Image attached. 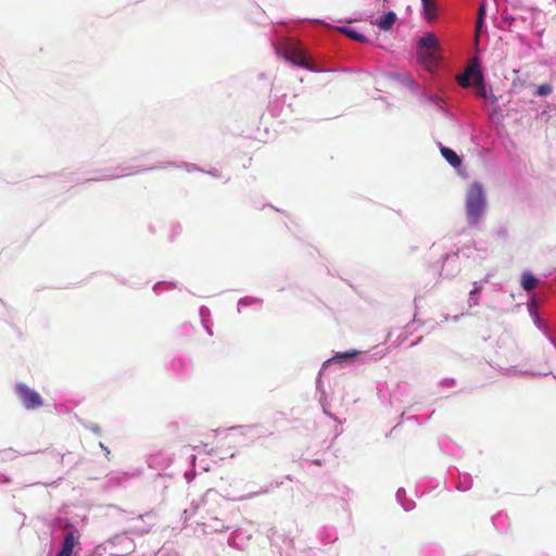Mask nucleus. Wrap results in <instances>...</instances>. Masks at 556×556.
Returning a JSON list of instances; mask_svg holds the SVG:
<instances>
[{
    "label": "nucleus",
    "instance_id": "1",
    "mask_svg": "<svg viewBox=\"0 0 556 556\" xmlns=\"http://www.w3.org/2000/svg\"><path fill=\"white\" fill-rule=\"evenodd\" d=\"M485 207V195L479 184L471 185L466 193V214L470 224H477Z\"/></svg>",
    "mask_w": 556,
    "mask_h": 556
},
{
    "label": "nucleus",
    "instance_id": "2",
    "mask_svg": "<svg viewBox=\"0 0 556 556\" xmlns=\"http://www.w3.org/2000/svg\"><path fill=\"white\" fill-rule=\"evenodd\" d=\"M15 393L27 409H37L43 404L40 394L24 383L16 384Z\"/></svg>",
    "mask_w": 556,
    "mask_h": 556
},
{
    "label": "nucleus",
    "instance_id": "3",
    "mask_svg": "<svg viewBox=\"0 0 556 556\" xmlns=\"http://www.w3.org/2000/svg\"><path fill=\"white\" fill-rule=\"evenodd\" d=\"M480 66L476 60L471 61V63L466 67L465 72L458 74L456 76V80L463 88H468L470 86V79L475 80V77L479 71Z\"/></svg>",
    "mask_w": 556,
    "mask_h": 556
},
{
    "label": "nucleus",
    "instance_id": "4",
    "mask_svg": "<svg viewBox=\"0 0 556 556\" xmlns=\"http://www.w3.org/2000/svg\"><path fill=\"white\" fill-rule=\"evenodd\" d=\"M418 59L422 65H425L428 70H432L437 66L439 59L437 55V51L434 50H418Z\"/></svg>",
    "mask_w": 556,
    "mask_h": 556
},
{
    "label": "nucleus",
    "instance_id": "5",
    "mask_svg": "<svg viewBox=\"0 0 556 556\" xmlns=\"http://www.w3.org/2000/svg\"><path fill=\"white\" fill-rule=\"evenodd\" d=\"M288 60H290L293 64L311 70H314V66L306 60V56L301 50L291 49L287 54Z\"/></svg>",
    "mask_w": 556,
    "mask_h": 556
},
{
    "label": "nucleus",
    "instance_id": "6",
    "mask_svg": "<svg viewBox=\"0 0 556 556\" xmlns=\"http://www.w3.org/2000/svg\"><path fill=\"white\" fill-rule=\"evenodd\" d=\"M78 544V540L73 532H67L64 535L61 551L56 556H72L74 546Z\"/></svg>",
    "mask_w": 556,
    "mask_h": 556
},
{
    "label": "nucleus",
    "instance_id": "7",
    "mask_svg": "<svg viewBox=\"0 0 556 556\" xmlns=\"http://www.w3.org/2000/svg\"><path fill=\"white\" fill-rule=\"evenodd\" d=\"M439 41L432 33H428L419 40V49L438 51Z\"/></svg>",
    "mask_w": 556,
    "mask_h": 556
},
{
    "label": "nucleus",
    "instance_id": "8",
    "mask_svg": "<svg viewBox=\"0 0 556 556\" xmlns=\"http://www.w3.org/2000/svg\"><path fill=\"white\" fill-rule=\"evenodd\" d=\"M472 84L477 88V96L479 98L488 97L486 86L484 83V77H483V73H482L481 68H479Z\"/></svg>",
    "mask_w": 556,
    "mask_h": 556
},
{
    "label": "nucleus",
    "instance_id": "9",
    "mask_svg": "<svg viewBox=\"0 0 556 556\" xmlns=\"http://www.w3.org/2000/svg\"><path fill=\"white\" fill-rule=\"evenodd\" d=\"M396 21V14L392 11L386 13L381 18L377 21V26L381 30H389Z\"/></svg>",
    "mask_w": 556,
    "mask_h": 556
},
{
    "label": "nucleus",
    "instance_id": "10",
    "mask_svg": "<svg viewBox=\"0 0 556 556\" xmlns=\"http://www.w3.org/2000/svg\"><path fill=\"white\" fill-rule=\"evenodd\" d=\"M425 17L432 21L437 17V3L435 0H421Z\"/></svg>",
    "mask_w": 556,
    "mask_h": 556
},
{
    "label": "nucleus",
    "instance_id": "11",
    "mask_svg": "<svg viewBox=\"0 0 556 556\" xmlns=\"http://www.w3.org/2000/svg\"><path fill=\"white\" fill-rule=\"evenodd\" d=\"M441 153L443 157L454 167H458L462 164L460 157L450 148L442 147Z\"/></svg>",
    "mask_w": 556,
    "mask_h": 556
},
{
    "label": "nucleus",
    "instance_id": "12",
    "mask_svg": "<svg viewBox=\"0 0 556 556\" xmlns=\"http://www.w3.org/2000/svg\"><path fill=\"white\" fill-rule=\"evenodd\" d=\"M538 279L532 274H523L521 278V286L526 291H531L538 286Z\"/></svg>",
    "mask_w": 556,
    "mask_h": 556
},
{
    "label": "nucleus",
    "instance_id": "13",
    "mask_svg": "<svg viewBox=\"0 0 556 556\" xmlns=\"http://www.w3.org/2000/svg\"><path fill=\"white\" fill-rule=\"evenodd\" d=\"M339 30L344 34L345 36H348L349 38L355 40V41H358V42H366L367 41V38L366 36L357 33L355 29L353 28H350V27H340Z\"/></svg>",
    "mask_w": 556,
    "mask_h": 556
},
{
    "label": "nucleus",
    "instance_id": "14",
    "mask_svg": "<svg viewBox=\"0 0 556 556\" xmlns=\"http://www.w3.org/2000/svg\"><path fill=\"white\" fill-rule=\"evenodd\" d=\"M358 351L353 350L351 352H344V353H337V355L333 357L334 361H343V359H350L358 355Z\"/></svg>",
    "mask_w": 556,
    "mask_h": 556
},
{
    "label": "nucleus",
    "instance_id": "15",
    "mask_svg": "<svg viewBox=\"0 0 556 556\" xmlns=\"http://www.w3.org/2000/svg\"><path fill=\"white\" fill-rule=\"evenodd\" d=\"M552 91H553V88L549 85L543 84V85L538 86L535 94L539 97H544V96L552 93Z\"/></svg>",
    "mask_w": 556,
    "mask_h": 556
},
{
    "label": "nucleus",
    "instance_id": "16",
    "mask_svg": "<svg viewBox=\"0 0 556 556\" xmlns=\"http://www.w3.org/2000/svg\"><path fill=\"white\" fill-rule=\"evenodd\" d=\"M484 15H485V7H484V3H482L478 11L477 29H479L480 26L482 25Z\"/></svg>",
    "mask_w": 556,
    "mask_h": 556
},
{
    "label": "nucleus",
    "instance_id": "17",
    "mask_svg": "<svg viewBox=\"0 0 556 556\" xmlns=\"http://www.w3.org/2000/svg\"><path fill=\"white\" fill-rule=\"evenodd\" d=\"M485 99H488L492 104H495L498 101V98L493 93L488 94V97Z\"/></svg>",
    "mask_w": 556,
    "mask_h": 556
},
{
    "label": "nucleus",
    "instance_id": "18",
    "mask_svg": "<svg viewBox=\"0 0 556 556\" xmlns=\"http://www.w3.org/2000/svg\"><path fill=\"white\" fill-rule=\"evenodd\" d=\"M478 291L477 290H473L470 292L471 295H475Z\"/></svg>",
    "mask_w": 556,
    "mask_h": 556
}]
</instances>
